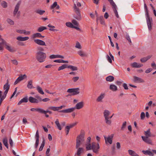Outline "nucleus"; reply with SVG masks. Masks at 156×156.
I'll return each mask as SVG.
<instances>
[{"instance_id":"obj_1","label":"nucleus","mask_w":156,"mask_h":156,"mask_svg":"<svg viewBox=\"0 0 156 156\" xmlns=\"http://www.w3.org/2000/svg\"><path fill=\"white\" fill-rule=\"evenodd\" d=\"M100 149V146L98 143H97L94 142L91 143V144L90 146L87 147V150H92L93 152L95 153H98Z\"/></svg>"},{"instance_id":"obj_2","label":"nucleus","mask_w":156,"mask_h":156,"mask_svg":"<svg viewBox=\"0 0 156 156\" xmlns=\"http://www.w3.org/2000/svg\"><path fill=\"white\" fill-rule=\"evenodd\" d=\"M2 42L0 43V51L2 50L3 49L2 45H4L5 46V48L10 52H13L15 51L14 49L9 45V44L7 42L3 39L1 38Z\"/></svg>"},{"instance_id":"obj_3","label":"nucleus","mask_w":156,"mask_h":156,"mask_svg":"<svg viewBox=\"0 0 156 156\" xmlns=\"http://www.w3.org/2000/svg\"><path fill=\"white\" fill-rule=\"evenodd\" d=\"M46 57V55L44 52L36 53V58L40 62H44Z\"/></svg>"},{"instance_id":"obj_4","label":"nucleus","mask_w":156,"mask_h":156,"mask_svg":"<svg viewBox=\"0 0 156 156\" xmlns=\"http://www.w3.org/2000/svg\"><path fill=\"white\" fill-rule=\"evenodd\" d=\"M84 140V139L81 136H78L76 137V149L78 148L82 144V143Z\"/></svg>"},{"instance_id":"obj_5","label":"nucleus","mask_w":156,"mask_h":156,"mask_svg":"<svg viewBox=\"0 0 156 156\" xmlns=\"http://www.w3.org/2000/svg\"><path fill=\"white\" fill-rule=\"evenodd\" d=\"M108 1L109 2L110 4L112 6V8L117 18H119V16L116 9L117 7L116 4L113 2V0H108Z\"/></svg>"},{"instance_id":"obj_6","label":"nucleus","mask_w":156,"mask_h":156,"mask_svg":"<svg viewBox=\"0 0 156 156\" xmlns=\"http://www.w3.org/2000/svg\"><path fill=\"white\" fill-rule=\"evenodd\" d=\"M113 136V134H112L111 135L107 137L105 136H104L105 143L106 144H107L108 143L110 144H112Z\"/></svg>"},{"instance_id":"obj_7","label":"nucleus","mask_w":156,"mask_h":156,"mask_svg":"<svg viewBox=\"0 0 156 156\" xmlns=\"http://www.w3.org/2000/svg\"><path fill=\"white\" fill-rule=\"evenodd\" d=\"M146 19L147 20V23L148 27L149 30H151L152 29L151 23L152 22V19H150V18L148 15V16H146Z\"/></svg>"},{"instance_id":"obj_8","label":"nucleus","mask_w":156,"mask_h":156,"mask_svg":"<svg viewBox=\"0 0 156 156\" xmlns=\"http://www.w3.org/2000/svg\"><path fill=\"white\" fill-rule=\"evenodd\" d=\"M35 138H36V142L35 144V147L36 149H37L38 147L39 144V136L38 133V131L37 130L36 132L35 135Z\"/></svg>"},{"instance_id":"obj_9","label":"nucleus","mask_w":156,"mask_h":156,"mask_svg":"<svg viewBox=\"0 0 156 156\" xmlns=\"http://www.w3.org/2000/svg\"><path fill=\"white\" fill-rule=\"evenodd\" d=\"M21 3V1H19L15 7V9L13 12V14L14 16H16L19 9Z\"/></svg>"},{"instance_id":"obj_10","label":"nucleus","mask_w":156,"mask_h":156,"mask_svg":"<svg viewBox=\"0 0 156 156\" xmlns=\"http://www.w3.org/2000/svg\"><path fill=\"white\" fill-rule=\"evenodd\" d=\"M75 110V108H68L66 109L59 111V112H62L64 113H69L73 112Z\"/></svg>"},{"instance_id":"obj_11","label":"nucleus","mask_w":156,"mask_h":156,"mask_svg":"<svg viewBox=\"0 0 156 156\" xmlns=\"http://www.w3.org/2000/svg\"><path fill=\"white\" fill-rule=\"evenodd\" d=\"M34 41L35 43L38 44V45L41 46H46L45 42L40 39H34Z\"/></svg>"},{"instance_id":"obj_12","label":"nucleus","mask_w":156,"mask_h":156,"mask_svg":"<svg viewBox=\"0 0 156 156\" xmlns=\"http://www.w3.org/2000/svg\"><path fill=\"white\" fill-rule=\"evenodd\" d=\"M84 102L83 101L78 103L75 105V107L73 108L75 109L76 108L77 109H80L82 108L83 106Z\"/></svg>"},{"instance_id":"obj_13","label":"nucleus","mask_w":156,"mask_h":156,"mask_svg":"<svg viewBox=\"0 0 156 156\" xmlns=\"http://www.w3.org/2000/svg\"><path fill=\"white\" fill-rule=\"evenodd\" d=\"M28 100L30 102L32 103L37 104L39 102L36 98L31 96L29 97Z\"/></svg>"},{"instance_id":"obj_14","label":"nucleus","mask_w":156,"mask_h":156,"mask_svg":"<svg viewBox=\"0 0 156 156\" xmlns=\"http://www.w3.org/2000/svg\"><path fill=\"white\" fill-rule=\"evenodd\" d=\"M133 81L134 82L144 83V81L143 79L136 76L133 77Z\"/></svg>"},{"instance_id":"obj_15","label":"nucleus","mask_w":156,"mask_h":156,"mask_svg":"<svg viewBox=\"0 0 156 156\" xmlns=\"http://www.w3.org/2000/svg\"><path fill=\"white\" fill-rule=\"evenodd\" d=\"M141 137L143 140L146 143L149 144H152V142L151 140L149 138L145 137L144 136H142Z\"/></svg>"},{"instance_id":"obj_16","label":"nucleus","mask_w":156,"mask_h":156,"mask_svg":"<svg viewBox=\"0 0 156 156\" xmlns=\"http://www.w3.org/2000/svg\"><path fill=\"white\" fill-rule=\"evenodd\" d=\"M66 26L69 27H70V28H74L77 30H80V29L78 27H76L75 26H74L73 25L72 23H71L69 22H67L66 23Z\"/></svg>"},{"instance_id":"obj_17","label":"nucleus","mask_w":156,"mask_h":156,"mask_svg":"<svg viewBox=\"0 0 156 156\" xmlns=\"http://www.w3.org/2000/svg\"><path fill=\"white\" fill-rule=\"evenodd\" d=\"M96 21L97 23L98 21H99L100 22V23L101 24L103 25H105V22L103 16H101L100 17H97L96 19Z\"/></svg>"},{"instance_id":"obj_18","label":"nucleus","mask_w":156,"mask_h":156,"mask_svg":"<svg viewBox=\"0 0 156 156\" xmlns=\"http://www.w3.org/2000/svg\"><path fill=\"white\" fill-rule=\"evenodd\" d=\"M131 66L133 68H140L142 67L143 65L136 62H134L131 64Z\"/></svg>"},{"instance_id":"obj_19","label":"nucleus","mask_w":156,"mask_h":156,"mask_svg":"<svg viewBox=\"0 0 156 156\" xmlns=\"http://www.w3.org/2000/svg\"><path fill=\"white\" fill-rule=\"evenodd\" d=\"M91 140V139L90 136L88 137L87 139L85 144L86 148V150H87V147H88L90 146L91 144L90 143Z\"/></svg>"},{"instance_id":"obj_20","label":"nucleus","mask_w":156,"mask_h":156,"mask_svg":"<svg viewBox=\"0 0 156 156\" xmlns=\"http://www.w3.org/2000/svg\"><path fill=\"white\" fill-rule=\"evenodd\" d=\"M152 56V55H149L146 57L140 59V61L142 63L145 62L150 59Z\"/></svg>"},{"instance_id":"obj_21","label":"nucleus","mask_w":156,"mask_h":156,"mask_svg":"<svg viewBox=\"0 0 156 156\" xmlns=\"http://www.w3.org/2000/svg\"><path fill=\"white\" fill-rule=\"evenodd\" d=\"M29 37H22L21 36H19L17 37L16 39L19 41H24L28 40Z\"/></svg>"},{"instance_id":"obj_22","label":"nucleus","mask_w":156,"mask_h":156,"mask_svg":"<svg viewBox=\"0 0 156 156\" xmlns=\"http://www.w3.org/2000/svg\"><path fill=\"white\" fill-rule=\"evenodd\" d=\"M28 101V98L27 97H26L23 99H22L18 103V105H20L22 103H26Z\"/></svg>"},{"instance_id":"obj_23","label":"nucleus","mask_w":156,"mask_h":156,"mask_svg":"<svg viewBox=\"0 0 156 156\" xmlns=\"http://www.w3.org/2000/svg\"><path fill=\"white\" fill-rule=\"evenodd\" d=\"M105 94H101L97 99L96 101L98 102H102V99L104 98Z\"/></svg>"},{"instance_id":"obj_24","label":"nucleus","mask_w":156,"mask_h":156,"mask_svg":"<svg viewBox=\"0 0 156 156\" xmlns=\"http://www.w3.org/2000/svg\"><path fill=\"white\" fill-rule=\"evenodd\" d=\"M128 152L129 154L131 156H139L135 152L131 150H129Z\"/></svg>"},{"instance_id":"obj_25","label":"nucleus","mask_w":156,"mask_h":156,"mask_svg":"<svg viewBox=\"0 0 156 156\" xmlns=\"http://www.w3.org/2000/svg\"><path fill=\"white\" fill-rule=\"evenodd\" d=\"M142 153L146 155H151L153 156L154 155L153 153L151 151L149 150H143L142 151Z\"/></svg>"},{"instance_id":"obj_26","label":"nucleus","mask_w":156,"mask_h":156,"mask_svg":"<svg viewBox=\"0 0 156 156\" xmlns=\"http://www.w3.org/2000/svg\"><path fill=\"white\" fill-rule=\"evenodd\" d=\"M76 154L78 156H80L81 154L83 151V147H78L77 149Z\"/></svg>"},{"instance_id":"obj_27","label":"nucleus","mask_w":156,"mask_h":156,"mask_svg":"<svg viewBox=\"0 0 156 156\" xmlns=\"http://www.w3.org/2000/svg\"><path fill=\"white\" fill-rule=\"evenodd\" d=\"M144 134L145 135V137L149 138V137L151 136V134L150 132V129H149L147 131H145Z\"/></svg>"},{"instance_id":"obj_28","label":"nucleus","mask_w":156,"mask_h":156,"mask_svg":"<svg viewBox=\"0 0 156 156\" xmlns=\"http://www.w3.org/2000/svg\"><path fill=\"white\" fill-rule=\"evenodd\" d=\"M114 77L113 76H109L106 78V80L108 82H111L114 81Z\"/></svg>"},{"instance_id":"obj_29","label":"nucleus","mask_w":156,"mask_h":156,"mask_svg":"<svg viewBox=\"0 0 156 156\" xmlns=\"http://www.w3.org/2000/svg\"><path fill=\"white\" fill-rule=\"evenodd\" d=\"M109 89L113 91H116L117 90V87L115 85L112 84L110 85Z\"/></svg>"},{"instance_id":"obj_30","label":"nucleus","mask_w":156,"mask_h":156,"mask_svg":"<svg viewBox=\"0 0 156 156\" xmlns=\"http://www.w3.org/2000/svg\"><path fill=\"white\" fill-rule=\"evenodd\" d=\"M76 15L74 16V17L78 20H80L81 19V17L80 12L76 13Z\"/></svg>"},{"instance_id":"obj_31","label":"nucleus","mask_w":156,"mask_h":156,"mask_svg":"<svg viewBox=\"0 0 156 156\" xmlns=\"http://www.w3.org/2000/svg\"><path fill=\"white\" fill-rule=\"evenodd\" d=\"M3 143L4 145L7 148H8V140L7 138L6 137L3 138L2 140Z\"/></svg>"},{"instance_id":"obj_32","label":"nucleus","mask_w":156,"mask_h":156,"mask_svg":"<svg viewBox=\"0 0 156 156\" xmlns=\"http://www.w3.org/2000/svg\"><path fill=\"white\" fill-rule=\"evenodd\" d=\"M33 81L32 80H30L28 81L27 87L29 89H32L34 88L33 86Z\"/></svg>"},{"instance_id":"obj_33","label":"nucleus","mask_w":156,"mask_h":156,"mask_svg":"<svg viewBox=\"0 0 156 156\" xmlns=\"http://www.w3.org/2000/svg\"><path fill=\"white\" fill-rule=\"evenodd\" d=\"M80 89L78 88H74L73 91L72 95H77L80 93Z\"/></svg>"},{"instance_id":"obj_34","label":"nucleus","mask_w":156,"mask_h":156,"mask_svg":"<svg viewBox=\"0 0 156 156\" xmlns=\"http://www.w3.org/2000/svg\"><path fill=\"white\" fill-rule=\"evenodd\" d=\"M10 85L9 84H8V83H6L3 86V89L5 90V91L8 92V91L9 89Z\"/></svg>"},{"instance_id":"obj_35","label":"nucleus","mask_w":156,"mask_h":156,"mask_svg":"<svg viewBox=\"0 0 156 156\" xmlns=\"http://www.w3.org/2000/svg\"><path fill=\"white\" fill-rule=\"evenodd\" d=\"M43 140L42 143L41 144V146L40 147L39 149V151H41L42 150L44 146L45 140H44V138H43Z\"/></svg>"},{"instance_id":"obj_36","label":"nucleus","mask_w":156,"mask_h":156,"mask_svg":"<svg viewBox=\"0 0 156 156\" xmlns=\"http://www.w3.org/2000/svg\"><path fill=\"white\" fill-rule=\"evenodd\" d=\"M41 36V34L39 33H37L34 34L32 35V37L33 38H40Z\"/></svg>"},{"instance_id":"obj_37","label":"nucleus","mask_w":156,"mask_h":156,"mask_svg":"<svg viewBox=\"0 0 156 156\" xmlns=\"http://www.w3.org/2000/svg\"><path fill=\"white\" fill-rule=\"evenodd\" d=\"M68 65L66 64H64L62 65L61 66L58 67V71H60L61 70H63L65 68H68Z\"/></svg>"},{"instance_id":"obj_38","label":"nucleus","mask_w":156,"mask_h":156,"mask_svg":"<svg viewBox=\"0 0 156 156\" xmlns=\"http://www.w3.org/2000/svg\"><path fill=\"white\" fill-rule=\"evenodd\" d=\"M78 54L80 56L83 57L86 56V55L84 52L80 50L77 52Z\"/></svg>"},{"instance_id":"obj_39","label":"nucleus","mask_w":156,"mask_h":156,"mask_svg":"<svg viewBox=\"0 0 156 156\" xmlns=\"http://www.w3.org/2000/svg\"><path fill=\"white\" fill-rule=\"evenodd\" d=\"M110 112L108 110H105L104 112L105 118L108 117V116L110 115Z\"/></svg>"},{"instance_id":"obj_40","label":"nucleus","mask_w":156,"mask_h":156,"mask_svg":"<svg viewBox=\"0 0 156 156\" xmlns=\"http://www.w3.org/2000/svg\"><path fill=\"white\" fill-rule=\"evenodd\" d=\"M68 68L70 69L73 71H76L78 70V68L77 67L73 66L70 65L68 66Z\"/></svg>"},{"instance_id":"obj_41","label":"nucleus","mask_w":156,"mask_h":156,"mask_svg":"<svg viewBox=\"0 0 156 156\" xmlns=\"http://www.w3.org/2000/svg\"><path fill=\"white\" fill-rule=\"evenodd\" d=\"M37 90L39 93L42 94H44V93L43 91V90L42 88L41 87H39V86H37Z\"/></svg>"},{"instance_id":"obj_42","label":"nucleus","mask_w":156,"mask_h":156,"mask_svg":"<svg viewBox=\"0 0 156 156\" xmlns=\"http://www.w3.org/2000/svg\"><path fill=\"white\" fill-rule=\"evenodd\" d=\"M47 29V27L44 26H41L39 27L37 29V31L38 32H41Z\"/></svg>"},{"instance_id":"obj_43","label":"nucleus","mask_w":156,"mask_h":156,"mask_svg":"<svg viewBox=\"0 0 156 156\" xmlns=\"http://www.w3.org/2000/svg\"><path fill=\"white\" fill-rule=\"evenodd\" d=\"M54 62L58 63H68V61H65L62 59H58L54 61Z\"/></svg>"},{"instance_id":"obj_44","label":"nucleus","mask_w":156,"mask_h":156,"mask_svg":"<svg viewBox=\"0 0 156 156\" xmlns=\"http://www.w3.org/2000/svg\"><path fill=\"white\" fill-rule=\"evenodd\" d=\"M55 124H56V126H57L58 129L59 130H61L62 129V128L61 126V125L59 123L58 119H56V121L55 122Z\"/></svg>"},{"instance_id":"obj_45","label":"nucleus","mask_w":156,"mask_h":156,"mask_svg":"<svg viewBox=\"0 0 156 156\" xmlns=\"http://www.w3.org/2000/svg\"><path fill=\"white\" fill-rule=\"evenodd\" d=\"M26 78L27 77V76L25 74L21 75V76H20L17 79L19 80L20 81L23 80L24 78Z\"/></svg>"},{"instance_id":"obj_46","label":"nucleus","mask_w":156,"mask_h":156,"mask_svg":"<svg viewBox=\"0 0 156 156\" xmlns=\"http://www.w3.org/2000/svg\"><path fill=\"white\" fill-rule=\"evenodd\" d=\"M35 12L40 15H42L45 13V11L42 10L38 9L35 11Z\"/></svg>"},{"instance_id":"obj_47","label":"nucleus","mask_w":156,"mask_h":156,"mask_svg":"<svg viewBox=\"0 0 156 156\" xmlns=\"http://www.w3.org/2000/svg\"><path fill=\"white\" fill-rule=\"evenodd\" d=\"M144 7L145 9V11L146 12L145 15L146 16H148V15H149V13H148V9L147 7V5L146 3L144 4Z\"/></svg>"},{"instance_id":"obj_48","label":"nucleus","mask_w":156,"mask_h":156,"mask_svg":"<svg viewBox=\"0 0 156 156\" xmlns=\"http://www.w3.org/2000/svg\"><path fill=\"white\" fill-rule=\"evenodd\" d=\"M48 109L54 111H58V107L51 106L48 108Z\"/></svg>"},{"instance_id":"obj_49","label":"nucleus","mask_w":156,"mask_h":156,"mask_svg":"<svg viewBox=\"0 0 156 156\" xmlns=\"http://www.w3.org/2000/svg\"><path fill=\"white\" fill-rule=\"evenodd\" d=\"M1 4L3 8H6L7 7V3L5 1H2Z\"/></svg>"},{"instance_id":"obj_50","label":"nucleus","mask_w":156,"mask_h":156,"mask_svg":"<svg viewBox=\"0 0 156 156\" xmlns=\"http://www.w3.org/2000/svg\"><path fill=\"white\" fill-rule=\"evenodd\" d=\"M37 53L39 52H43V51H44V48L41 47H38L37 48Z\"/></svg>"},{"instance_id":"obj_51","label":"nucleus","mask_w":156,"mask_h":156,"mask_svg":"<svg viewBox=\"0 0 156 156\" xmlns=\"http://www.w3.org/2000/svg\"><path fill=\"white\" fill-rule=\"evenodd\" d=\"M109 118H105L106 123L108 125H110L111 123V121L110 119H109Z\"/></svg>"},{"instance_id":"obj_52","label":"nucleus","mask_w":156,"mask_h":156,"mask_svg":"<svg viewBox=\"0 0 156 156\" xmlns=\"http://www.w3.org/2000/svg\"><path fill=\"white\" fill-rule=\"evenodd\" d=\"M7 21L10 25H13L14 24L13 21L10 19L8 18L7 20Z\"/></svg>"},{"instance_id":"obj_53","label":"nucleus","mask_w":156,"mask_h":156,"mask_svg":"<svg viewBox=\"0 0 156 156\" xmlns=\"http://www.w3.org/2000/svg\"><path fill=\"white\" fill-rule=\"evenodd\" d=\"M72 23L75 26H76V27H78L79 25V24L75 20H73L72 21Z\"/></svg>"},{"instance_id":"obj_54","label":"nucleus","mask_w":156,"mask_h":156,"mask_svg":"<svg viewBox=\"0 0 156 156\" xmlns=\"http://www.w3.org/2000/svg\"><path fill=\"white\" fill-rule=\"evenodd\" d=\"M126 125V122H123L122 124V126L121 127V130H123L125 128Z\"/></svg>"},{"instance_id":"obj_55","label":"nucleus","mask_w":156,"mask_h":156,"mask_svg":"<svg viewBox=\"0 0 156 156\" xmlns=\"http://www.w3.org/2000/svg\"><path fill=\"white\" fill-rule=\"evenodd\" d=\"M57 2H54L53 4L51 6V9H53L57 5Z\"/></svg>"},{"instance_id":"obj_56","label":"nucleus","mask_w":156,"mask_h":156,"mask_svg":"<svg viewBox=\"0 0 156 156\" xmlns=\"http://www.w3.org/2000/svg\"><path fill=\"white\" fill-rule=\"evenodd\" d=\"M145 117V114L144 112H142L141 113L140 115V118L142 120H143L144 119Z\"/></svg>"},{"instance_id":"obj_57","label":"nucleus","mask_w":156,"mask_h":156,"mask_svg":"<svg viewBox=\"0 0 156 156\" xmlns=\"http://www.w3.org/2000/svg\"><path fill=\"white\" fill-rule=\"evenodd\" d=\"M79 78V77L78 76H75L73 78L72 80L73 82H76L78 80Z\"/></svg>"},{"instance_id":"obj_58","label":"nucleus","mask_w":156,"mask_h":156,"mask_svg":"<svg viewBox=\"0 0 156 156\" xmlns=\"http://www.w3.org/2000/svg\"><path fill=\"white\" fill-rule=\"evenodd\" d=\"M35 98L39 102L42 101V98L40 96L38 95H36L35 96Z\"/></svg>"},{"instance_id":"obj_59","label":"nucleus","mask_w":156,"mask_h":156,"mask_svg":"<svg viewBox=\"0 0 156 156\" xmlns=\"http://www.w3.org/2000/svg\"><path fill=\"white\" fill-rule=\"evenodd\" d=\"M25 30H16V32L20 34H24V33Z\"/></svg>"},{"instance_id":"obj_60","label":"nucleus","mask_w":156,"mask_h":156,"mask_svg":"<svg viewBox=\"0 0 156 156\" xmlns=\"http://www.w3.org/2000/svg\"><path fill=\"white\" fill-rule=\"evenodd\" d=\"M106 57L108 61L110 63H112V60L111 57L108 55H106Z\"/></svg>"},{"instance_id":"obj_61","label":"nucleus","mask_w":156,"mask_h":156,"mask_svg":"<svg viewBox=\"0 0 156 156\" xmlns=\"http://www.w3.org/2000/svg\"><path fill=\"white\" fill-rule=\"evenodd\" d=\"M37 112L40 113L44 114V110L41 108H38Z\"/></svg>"},{"instance_id":"obj_62","label":"nucleus","mask_w":156,"mask_h":156,"mask_svg":"<svg viewBox=\"0 0 156 156\" xmlns=\"http://www.w3.org/2000/svg\"><path fill=\"white\" fill-rule=\"evenodd\" d=\"M9 143L10 144V145L11 147H12L13 146V142L11 138L9 139Z\"/></svg>"},{"instance_id":"obj_63","label":"nucleus","mask_w":156,"mask_h":156,"mask_svg":"<svg viewBox=\"0 0 156 156\" xmlns=\"http://www.w3.org/2000/svg\"><path fill=\"white\" fill-rule=\"evenodd\" d=\"M11 61L12 62V63L15 65H16L18 64L17 61L15 59L12 60Z\"/></svg>"},{"instance_id":"obj_64","label":"nucleus","mask_w":156,"mask_h":156,"mask_svg":"<svg viewBox=\"0 0 156 156\" xmlns=\"http://www.w3.org/2000/svg\"><path fill=\"white\" fill-rule=\"evenodd\" d=\"M152 70V69L151 68H149L147 69L145 71V73H150L151 71Z\"/></svg>"}]
</instances>
